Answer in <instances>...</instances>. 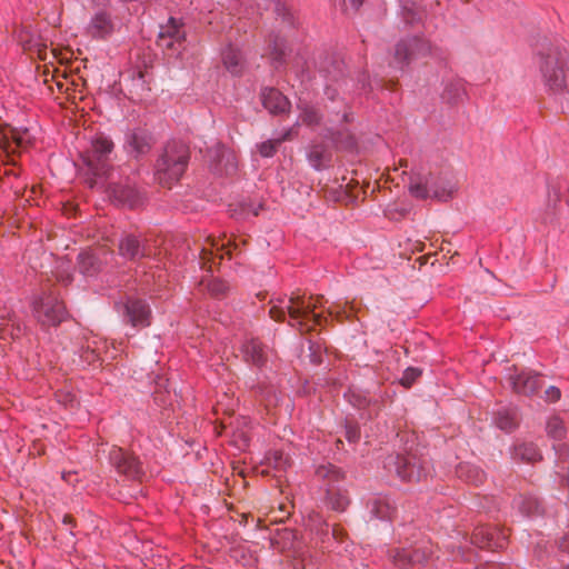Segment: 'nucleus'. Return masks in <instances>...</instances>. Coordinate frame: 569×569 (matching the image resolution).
Masks as SVG:
<instances>
[{"mask_svg":"<svg viewBox=\"0 0 569 569\" xmlns=\"http://www.w3.org/2000/svg\"><path fill=\"white\" fill-rule=\"evenodd\" d=\"M436 49L431 42L423 38L410 37L402 39L395 47L391 66L402 70L410 62L433 54Z\"/></svg>","mask_w":569,"mask_h":569,"instance_id":"obj_4","label":"nucleus"},{"mask_svg":"<svg viewBox=\"0 0 569 569\" xmlns=\"http://www.w3.org/2000/svg\"><path fill=\"white\" fill-rule=\"evenodd\" d=\"M30 197L34 198L39 192H40V188L38 186H33L30 190Z\"/></svg>","mask_w":569,"mask_h":569,"instance_id":"obj_55","label":"nucleus"},{"mask_svg":"<svg viewBox=\"0 0 569 569\" xmlns=\"http://www.w3.org/2000/svg\"><path fill=\"white\" fill-rule=\"evenodd\" d=\"M329 130L331 132L333 140L341 147L347 149L355 147V139L350 133L342 132L340 130L335 131L333 127H331Z\"/></svg>","mask_w":569,"mask_h":569,"instance_id":"obj_39","label":"nucleus"},{"mask_svg":"<svg viewBox=\"0 0 569 569\" xmlns=\"http://www.w3.org/2000/svg\"><path fill=\"white\" fill-rule=\"evenodd\" d=\"M189 160V152L183 143H171L157 162V180L171 188L183 174Z\"/></svg>","mask_w":569,"mask_h":569,"instance_id":"obj_3","label":"nucleus"},{"mask_svg":"<svg viewBox=\"0 0 569 569\" xmlns=\"http://www.w3.org/2000/svg\"><path fill=\"white\" fill-rule=\"evenodd\" d=\"M31 142V136L27 129L18 130L0 120V151L6 158H10L19 150L26 149Z\"/></svg>","mask_w":569,"mask_h":569,"instance_id":"obj_7","label":"nucleus"},{"mask_svg":"<svg viewBox=\"0 0 569 569\" xmlns=\"http://www.w3.org/2000/svg\"><path fill=\"white\" fill-rule=\"evenodd\" d=\"M109 460L118 473L129 479L141 480L144 476L142 466L138 458L121 448L113 447L109 452Z\"/></svg>","mask_w":569,"mask_h":569,"instance_id":"obj_8","label":"nucleus"},{"mask_svg":"<svg viewBox=\"0 0 569 569\" xmlns=\"http://www.w3.org/2000/svg\"><path fill=\"white\" fill-rule=\"evenodd\" d=\"M495 423L499 429L505 431H511L517 425L515 416L508 411L498 412L495 418Z\"/></svg>","mask_w":569,"mask_h":569,"instance_id":"obj_36","label":"nucleus"},{"mask_svg":"<svg viewBox=\"0 0 569 569\" xmlns=\"http://www.w3.org/2000/svg\"><path fill=\"white\" fill-rule=\"evenodd\" d=\"M320 116L318 111L311 106L301 108L300 120L307 126H315L319 123Z\"/></svg>","mask_w":569,"mask_h":569,"instance_id":"obj_38","label":"nucleus"},{"mask_svg":"<svg viewBox=\"0 0 569 569\" xmlns=\"http://www.w3.org/2000/svg\"><path fill=\"white\" fill-rule=\"evenodd\" d=\"M83 357L88 362H94L100 359V353L97 349H91L90 346H88Z\"/></svg>","mask_w":569,"mask_h":569,"instance_id":"obj_49","label":"nucleus"},{"mask_svg":"<svg viewBox=\"0 0 569 569\" xmlns=\"http://www.w3.org/2000/svg\"><path fill=\"white\" fill-rule=\"evenodd\" d=\"M263 107L271 113H283L289 110V101L279 90L266 88L261 93Z\"/></svg>","mask_w":569,"mask_h":569,"instance_id":"obj_21","label":"nucleus"},{"mask_svg":"<svg viewBox=\"0 0 569 569\" xmlns=\"http://www.w3.org/2000/svg\"><path fill=\"white\" fill-rule=\"evenodd\" d=\"M479 569H505V567L496 561H487L486 563L480 565Z\"/></svg>","mask_w":569,"mask_h":569,"instance_id":"obj_50","label":"nucleus"},{"mask_svg":"<svg viewBox=\"0 0 569 569\" xmlns=\"http://www.w3.org/2000/svg\"><path fill=\"white\" fill-rule=\"evenodd\" d=\"M36 313L43 326H57L67 316L63 303L53 297L42 299L36 307Z\"/></svg>","mask_w":569,"mask_h":569,"instance_id":"obj_11","label":"nucleus"},{"mask_svg":"<svg viewBox=\"0 0 569 569\" xmlns=\"http://www.w3.org/2000/svg\"><path fill=\"white\" fill-rule=\"evenodd\" d=\"M222 62L226 69L232 74H240L243 68L241 52L231 46L222 51Z\"/></svg>","mask_w":569,"mask_h":569,"instance_id":"obj_25","label":"nucleus"},{"mask_svg":"<svg viewBox=\"0 0 569 569\" xmlns=\"http://www.w3.org/2000/svg\"><path fill=\"white\" fill-rule=\"evenodd\" d=\"M408 189L410 194L418 199L435 197L446 200L450 196V191L438 188L431 174H422L420 172L410 176Z\"/></svg>","mask_w":569,"mask_h":569,"instance_id":"obj_9","label":"nucleus"},{"mask_svg":"<svg viewBox=\"0 0 569 569\" xmlns=\"http://www.w3.org/2000/svg\"><path fill=\"white\" fill-rule=\"evenodd\" d=\"M545 393H546V399L549 401H557L560 399V396H561L559 388L553 387V386L549 387Z\"/></svg>","mask_w":569,"mask_h":569,"instance_id":"obj_48","label":"nucleus"},{"mask_svg":"<svg viewBox=\"0 0 569 569\" xmlns=\"http://www.w3.org/2000/svg\"><path fill=\"white\" fill-rule=\"evenodd\" d=\"M186 30L183 26L170 18L166 24L160 26L157 46L168 56H179L184 48Z\"/></svg>","mask_w":569,"mask_h":569,"instance_id":"obj_5","label":"nucleus"},{"mask_svg":"<svg viewBox=\"0 0 569 569\" xmlns=\"http://www.w3.org/2000/svg\"><path fill=\"white\" fill-rule=\"evenodd\" d=\"M323 301V296H310L309 301H306L303 296L292 295L284 307L272 306L269 315L276 321H283L288 313L292 326L298 325L300 329L311 330L328 321L327 317L315 312L316 308L322 307Z\"/></svg>","mask_w":569,"mask_h":569,"instance_id":"obj_2","label":"nucleus"},{"mask_svg":"<svg viewBox=\"0 0 569 569\" xmlns=\"http://www.w3.org/2000/svg\"><path fill=\"white\" fill-rule=\"evenodd\" d=\"M563 569H569V567H566V568H563Z\"/></svg>","mask_w":569,"mask_h":569,"instance_id":"obj_57","label":"nucleus"},{"mask_svg":"<svg viewBox=\"0 0 569 569\" xmlns=\"http://www.w3.org/2000/svg\"><path fill=\"white\" fill-rule=\"evenodd\" d=\"M207 288L209 292L216 297L223 296L229 290V286L220 279L210 280Z\"/></svg>","mask_w":569,"mask_h":569,"instance_id":"obj_42","label":"nucleus"},{"mask_svg":"<svg viewBox=\"0 0 569 569\" xmlns=\"http://www.w3.org/2000/svg\"><path fill=\"white\" fill-rule=\"evenodd\" d=\"M87 31L93 38L103 39L113 31L112 20L106 12H97L88 24Z\"/></svg>","mask_w":569,"mask_h":569,"instance_id":"obj_22","label":"nucleus"},{"mask_svg":"<svg viewBox=\"0 0 569 569\" xmlns=\"http://www.w3.org/2000/svg\"><path fill=\"white\" fill-rule=\"evenodd\" d=\"M112 252H107L103 248H98L94 251L81 252L78 256V269L84 276H94L100 271L101 264L107 263V256Z\"/></svg>","mask_w":569,"mask_h":569,"instance_id":"obj_14","label":"nucleus"},{"mask_svg":"<svg viewBox=\"0 0 569 569\" xmlns=\"http://www.w3.org/2000/svg\"><path fill=\"white\" fill-rule=\"evenodd\" d=\"M370 511L378 519L390 520L396 512V508L388 497L378 496L371 500Z\"/></svg>","mask_w":569,"mask_h":569,"instance_id":"obj_24","label":"nucleus"},{"mask_svg":"<svg viewBox=\"0 0 569 569\" xmlns=\"http://www.w3.org/2000/svg\"><path fill=\"white\" fill-rule=\"evenodd\" d=\"M152 138L142 129H134L126 134L124 149L133 157L142 156L151 149Z\"/></svg>","mask_w":569,"mask_h":569,"instance_id":"obj_15","label":"nucleus"},{"mask_svg":"<svg viewBox=\"0 0 569 569\" xmlns=\"http://www.w3.org/2000/svg\"><path fill=\"white\" fill-rule=\"evenodd\" d=\"M559 547H560V549H562L563 551L568 550V549H569V538H563V539L559 542Z\"/></svg>","mask_w":569,"mask_h":569,"instance_id":"obj_52","label":"nucleus"},{"mask_svg":"<svg viewBox=\"0 0 569 569\" xmlns=\"http://www.w3.org/2000/svg\"><path fill=\"white\" fill-rule=\"evenodd\" d=\"M346 438L349 442H356L360 438V430L357 426L349 425L346 427Z\"/></svg>","mask_w":569,"mask_h":569,"instance_id":"obj_45","label":"nucleus"},{"mask_svg":"<svg viewBox=\"0 0 569 569\" xmlns=\"http://www.w3.org/2000/svg\"><path fill=\"white\" fill-rule=\"evenodd\" d=\"M56 77V88L59 92L69 93L72 89L76 91V87L78 86V82L72 77H69L64 70L56 71L53 72V78Z\"/></svg>","mask_w":569,"mask_h":569,"instance_id":"obj_30","label":"nucleus"},{"mask_svg":"<svg viewBox=\"0 0 569 569\" xmlns=\"http://www.w3.org/2000/svg\"><path fill=\"white\" fill-rule=\"evenodd\" d=\"M126 315L128 321L133 327H146L149 326L150 308L149 306L139 299H129L126 303Z\"/></svg>","mask_w":569,"mask_h":569,"instance_id":"obj_19","label":"nucleus"},{"mask_svg":"<svg viewBox=\"0 0 569 569\" xmlns=\"http://www.w3.org/2000/svg\"><path fill=\"white\" fill-rule=\"evenodd\" d=\"M60 71L59 68H52V69H44L43 71V82L48 84L49 89L53 91V88L56 87V77L53 78V72Z\"/></svg>","mask_w":569,"mask_h":569,"instance_id":"obj_44","label":"nucleus"},{"mask_svg":"<svg viewBox=\"0 0 569 569\" xmlns=\"http://www.w3.org/2000/svg\"><path fill=\"white\" fill-rule=\"evenodd\" d=\"M291 130L286 132L281 138L272 139L269 141H264L258 146L259 152L262 157H272L277 151L278 146L284 141L290 139Z\"/></svg>","mask_w":569,"mask_h":569,"instance_id":"obj_34","label":"nucleus"},{"mask_svg":"<svg viewBox=\"0 0 569 569\" xmlns=\"http://www.w3.org/2000/svg\"><path fill=\"white\" fill-rule=\"evenodd\" d=\"M329 503L332 509L342 511L349 503L348 498L342 493L333 492V489H327Z\"/></svg>","mask_w":569,"mask_h":569,"instance_id":"obj_37","label":"nucleus"},{"mask_svg":"<svg viewBox=\"0 0 569 569\" xmlns=\"http://www.w3.org/2000/svg\"><path fill=\"white\" fill-rule=\"evenodd\" d=\"M362 4V0H342L345 11H357Z\"/></svg>","mask_w":569,"mask_h":569,"instance_id":"obj_46","label":"nucleus"},{"mask_svg":"<svg viewBox=\"0 0 569 569\" xmlns=\"http://www.w3.org/2000/svg\"><path fill=\"white\" fill-rule=\"evenodd\" d=\"M111 196L119 203L129 208H136L142 203V196L134 186L130 183L114 184L111 187Z\"/></svg>","mask_w":569,"mask_h":569,"instance_id":"obj_20","label":"nucleus"},{"mask_svg":"<svg viewBox=\"0 0 569 569\" xmlns=\"http://www.w3.org/2000/svg\"><path fill=\"white\" fill-rule=\"evenodd\" d=\"M507 536L490 526L476 527L471 535V543L479 548L498 549L505 546Z\"/></svg>","mask_w":569,"mask_h":569,"instance_id":"obj_13","label":"nucleus"},{"mask_svg":"<svg viewBox=\"0 0 569 569\" xmlns=\"http://www.w3.org/2000/svg\"><path fill=\"white\" fill-rule=\"evenodd\" d=\"M515 455L516 457L529 462L536 461L540 458L538 449L531 443H523L516 447Z\"/></svg>","mask_w":569,"mask_h":569,"instance_id":"obj_35","label":"nucleus"},{"mask_svg":"<svg viewBox=\"0 0 569 569\" xmlns=\"http://www.w3.org/2000/svg\"><path fill=\"white\" fill-rule=\"evenodd\" d=\"M242 353L247 362L257 367L263 366L267 361L264 347L256 339H250L243 343Z\"/></svg>","mask_w":569,"mask_h":569,"instance_id":"obj_23","label":"nucleus"},{"mask_svg":"<svg viewBox=\"0 0 569 569\" xmlns=\"http://www.w3.org/2000/svg\"><path fill=\"white\" fill-rule=\"evenodd\" d=\"M118 252L121 257L128 260H139L150 254L149 250L142 242L133 234H124L118 244Z\"/></svg>","mask_w":569,"mask_h":569,"instance_id":"obj_17","label":"nucleus"},{"mask_svg":"<svg viewBox=\"0 0 569 569\" xmlns=\"http://www.w3.org/2000/svg\"><path fill=\"white\" fill-rule=\"evenodd\" d=\"M421 371L417 368H407L400 379L402 386L409 388L420 377Z\"/></svg>","mask_w":569,"mask_h":569,"instance_id":"obj_43","label":"nucleus"},{"mask_svg":"<svg viewBox=\"0 0 569 569\" xmlns=\"http://www.w3.org/2000/svg\"><path fill=\"white\" fill-rule=\"evenodd\" d=\"M457 472L460 478L476 486L482 483L486 479V473L472 465H460Z\"/></svg>","mask_w":569,"mask_h":569,"instance_id":"obj_28","label":"nucleus"},{"mask_svg":"<svg viewBox=\"0 0 569 569\" xmlns=\"http://www.w3.org/2000/svg\"><path fill=\"white\" fill-rule=\"evenodd\" d=\"M150 88L147 84L143 72L139 71L137 76L132 77L130 82V93L132 99L141 100L146 97Z\"/></svg>","mask_w":569,"mask_h":569,"instance_id":"obj_29","label":"nucleus"},{"mask_svg":"<svg viewBox=\"0 0 569 569\" xmlns=\"http://www.w3.org/2000/svg\"><path fill=\"white\" fill-rule=\"evenodd\" d=\"M332 536L340 540L342 538V530H340L339 528H332Z\"/></svg>","mask_w":569,"mask_h":569,"instance_id":"obj_53","label":"nucleus"},{"mask_svg":"<svg viewBox=\"0 0 569 569\" xmlns=\"http://www.w3.org/2000/svg\"><path fill=\"white\" fill-rule=\"evenodd\" d=\"M73 521H74V520H73L72 516H70V515H64V516H63L62 522H63L64 525H72V523H73Z\"/></svg>","mask_w":569,"mask_h":569,"instance_id":"obj_54","label":"nucleus"},{"mask_svg":"<svg viewBox=\"0 0 569 569\" xmlns=\"http://www.w3.org/2000/svg\"><path fill=\"white\" fill-rule=\"evenodd\" d=\"M395 466L397 475L402 480L420 481L427 475L425 468L419 463L418 459L413 456L397 457Z\"/></svg>","mask_w":569,"mask_h":569,"instance_id":"obj_16","label":"nucleus"},{"mask_svg":"<svg viewBox=\"0 0 569 569\" xmlns=\"http://www.w3.org/2000/svg\"><path fill=\"white\" fill-rule=\"evenodd\" d=\"M538 69L546 90L562 96L569 86V53L558 47H549L538 54Z\"/></svg>","mask_w":569,"mask_h":569,"instance_id":"obj_1","label":"nucleus"},{"mask_svg":"<svg viewBox=\"0 0 569 569\" xmlns=\"http://www.w3.org/2000/svg\"><path fill=\"white\" fill-rule=\"evenodd\" d=\"M463 93V88L460 81H449L442 91V99L448 103H455Z\"/></svg>","mask_w":569,"mask_h":569,"instance_id":"obj_32","label":"nucleus"},{"mask_svg":"<svg viewBox=\"0 0 569 569\" xmlns=\"http://www.w3.org/2000/svg\"><path fill=\"white\" fill-rule=\"evenodd\" d=\"M308 159L315 169L320 170L330 162L331 152L322 144H315L308 153Z\"/></svg>","mask_w":569,"mask_h":569,"instance_id":"obj_27","label":"nucleus"},{"mask_svg":"<svg viewBox=\"0 0 569 569\" xmlns=\"http://www.w3.org/2000/svg\"><path fill=\"white\" fill-rule=\"evenodd\" d=\"M251 212H252L253 216H258V209L257 208L252 209Z\"/></svg>","mask_w":569,"mask_h":569,"instance_id":"obj_56","label":"nucleus"},{"mask_svg":"<svg viewBox=\"0 0 569 569\" xmlns=\"http://www.w3.org/2000/svg\"><path fill=\"white\" fill-rule=\"evenodd\" d=\"M231 247L237 248V243L231 242V240L226 242L224 240L208 237L200 251L202 268L211 271L213 258L219 257V259H222L224 252L226 254H231Z\"/></svg>","mask_w":569,"mask_h":569,"instance_id":"obj_12","label":"nucleus"},{"mask_svg":"<svg viewBox=\"0 0 569 569\" xmlns=\"http://www.w3.org/2000/svg\"><path fill=\"white\" fill-rule=\"evenodd\" d=\"M509 383L516 393L525 396L533 395L540 387L538 375L529 371L510 375Z\"/></svg>","mask_w":569,"mask_h":569,"instance_id":"obj_18","label":"nucleus"},{"mask_svg":"<svg viewBox=\"0 0 569 569\" xmlns=\"http://www.w3.org/2000/svg\"><path fill=\"white\" fill-rule=\"evenodd\" d=\"M359 308L355 300L346 301V302H333L328 309L327 312L337 321H343L345 319H349L358 312Z\"/></svg>","mask_w":569,"mask_h":569,"instance_id":"obj_26","label":"nucleus"},{"mask_svg":"<svg viewBox=\"0 0 569 569\" xmlns=\"http://www.w3.org/2000/svg\"><path fill=\"white\" fill-rule=\"evenodd\" d=\"M113 149V143L107 137L100 136L92 141L91 149L84 157L86 164L93 174L103 173L104 162Z\"/></svg>","mask_w":569,"mask_h":569,"instance_id":"obj_10","label":"nucleus"},{"mask_svg":"<svg viewBox=\"0 0 569 569\" xmlns=\"http://www.w3.org/2000/svg\"><path fill=\"white\" fill-rule=\"evenodd\" d=\"M516 507L525 516H532L539 512V502L532 497H519L516 501Z\"/></svg>","mask_w":569,"mask_h":569,"instance_id":"obj_33","label":"nucleus"},{"mask_svg":"<svg viewBox=\"0 0 569 569\" xmlns=\"http://www.w3.org/2000/svg\"><path fill=\"white\" fill-rule=\"evenodd\" d=\"M290 552V557H292L295 559V563L293 566L296 568H298L299 566L301 567H305L303 566V560H305V557L307 555V549L306 547L301 543V542H297L293 547H292V550L289 551Z\"/></svg>","mask_w":569,"mask_h":569,"instance_id":"obj_41","label":"nucleus"},{"mask_svg":"<svg viewBox=\"0 0 569 569\" xmlns=\"http://www.w3.org/2000/svg\"><path fill=\"white\" fill-rule=\"evenodd\" d=\"M432 555V546L429 541H419L408 548L395 549L391 559L400 569H415L423 565Z\"/></svg>","mask_w":569,"mask_h":569,"instance_id":"obj_6","label":"nucleus"},{"mask_svg":"<svg viewBox=\"0 0 569 569\" xmlns=\"http://www.w3.org/2000/svg\"><path fill=\"white\" fill-rule=\"evenodd\" d=\"M318 477L322 479H329L332 481H338L341 478V472L338 468L332 465L329 466H320L317 469Z\"/></svg>","mask_w":569,"mask_h":569,"instance_id":"obj_40","label":"nucleus"},{"mask_svg":"<svg viewBox=\"0 0 569 569\" xmlns=\"http://www.w3.org/2000/svg\"><path fill=\"white\" fill-rule=\"evenodd\" d=\"M340 104L342 107V110L337 111L336 119L330 120V122H332L333 124H339V123L348 121V113L346 111V107L342 102Z\"/></svg>","mask_w":569,"mask_h":569,"instance_id":"obj_47","label":"nucleus"},{"mask_svg":"<svg viewBox=\"0 0 569 569\" xmlns=\"http://www.w3.org/2000/svg\"><path fill=\"white\" fill-rule=\"evenodd\" d=\"M546 431L547 435L555 440H561L566 436L565 423L557 416H553L548 419Z\"/></svg>","mask_w":569,"mask_h":569,"instance_id":"obj_31","label":"nucleus"},{"mask_svg":"<svg viewBox=\"0 0 569 569\" xmlns=\"http://www.w3.org/2000/svg\"><path fill=\"white\" fill-rule=\"evenodd\" d=\"M272 58L273 60L276 61H280L281 60V57L283 54V49H282V46L281 44H278L276 43L274 48H273V51H272Z\"/></svg>","mask_w":569,"mask_h":569,"instance_id":"obj_51","label":"nucleus"}]
</instances>
